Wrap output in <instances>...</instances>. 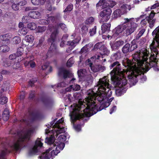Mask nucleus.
I'll return each instance as SVG.
<instances>
[{"mask_svg": "<svg viewBox=\"0 0 159 159\" xmlns=\"http://www.w3.org/2000/svg\"><path fill=\"white\" fill-rule=\"evenodd\" d=\"M136 40L134 39L131 42V46L130 47V51L134 50L137 47V45L136 44Z\"/></svg>", "mask_w": 159, "mask_h": 159, "instance_id": "f704fd0d", "label": "nucleus"}, {"mask_svg": "<svg viewBox=\"0 0 159 159\" xmlns=\"http://www.w3.org/2000/svg\"><path fill=\"white\" fill-rule=\"evenodd\" d=\"M10 151L7 150V149L5 148L2 150L1 152V154L0 155V159H2L3 158L4 156L8 153Z\"/></svg>", "mask_w": 159, "mask_h": 159, "instance_id": "58836bf2", "label": "nucleus"}, {"mask_svg": "<svg viewBox=\"0 0 159 159\" xmlns=\"http://www.w3.org/2000/svg\"><path fill=\"white\" fill-rule=\"evenodd\" d=\"M114 67L113 70L110 73L111 80L116 79L118 78L124 77L128 71L127 68L126 70L120 69V64L118 61H116L112 64L110 66L111 69Z\"/></svg>", "mask_w": 159, "mask_h": 159, "instance_id": "6e6552de", "label": "nucleus"}, {"mask_svg": "<svg viewBox=\"0 0 159 159\" xmlns=\"http://www.w3.org/2000/svg\"><path fill=\"white\" fill-rule=\"evenodd\" d=\"M43 144L41 142L40 139L38 138L35 142L34 146L31 150V153L34 154L38 152L39 148L42 147Z\"/></svg>", "mask_w": 159, "mask_h": 159, "instance_id": "2eb2a0df", "label": "nucleus"}, {"mask_svg": "<svg viewBox=\"0 0 159 159\" xmlns=\"http://www.w3.org/2000/svg\"><path fill=\"white\" fill-rule=\"evenodd\" d=\"M95 57H93L91 58L90 59H88L86 62V65H89L91 70L94 72H96L100 71H103L105 69L104 66H102L100 65L92 66V64L90 62L91 60H93V59Z\"/></svg>", "mask_w": 159, "mask_h": 159, "instance_id": "9b49d317", "label": "nucleus"}, {"mask_svg": "<svg viewBox=\"0 0 159 159\" xmlns=\"http://www.w3.org/2000/svg\"><path fill=\"white\" fill-rule=\"evenodd\" d=\"M34 131V128H31L25 133L20 135L18 134V136L19 138L18 140L10 147L13 150L18 151L20 148V142L29 140Z\"/></svg>", "mask_w": 159, "mask_h": 159, "instance_id": "0eeeda50", "label": "nucleus"}, {"mask_svg": "<svg viewBox=\"0 0 159 159\" xmlns=\"http://www.w3.org/2000/svg\"><path fill=\"white\" fill-rule=\"evenodd\" d=\"M148 22V18L147 17L146 19H144L141 21V24L142 25H145L147 24V22Z\"/></svg>", "mask_w": 159, "mask_h": 159, "instance_id": "69168bd1", "label": "nucleus"}, {"mask_svg": "<svg viewBox=\"0 0 159 159\" xmlns=\"http://www.w3.org/2000/svg\"><path fill=\"white\" fill-rule=\"evenodd\" d=\"M42 69L43 70H46L47 73L51 71L52 68L47 64H44L42 66Z\"/></svg>", "mask_w": 159, "mask_h": 159, "instance_id": "c85d7f7f", "label": "nucleus"}, {"mask_svg": "<svg viewBox=\"0 0 159 159\" xmlns=\"http://www.w3.org/2000/svg\"><path fill=\"white\" fill-rule=\"evenodd\" d=\"M0 49L3 52H8L9 50V48L7 45H4L0 47Z\"/></svg>", "mask_w": 159, "mask_h": 159, "instance_id": "37998d69", "label": "nucleus"}, {"mask_svg": "<svg viewBox=\"0 0 159 159\" xmlns=\"http://www.w3.org/2000/svg\"><path fill=\"white\" fill-rule=\"evenodd\" d=\"M21 61V60H19L17 61V62L15 63H12L10 60H8L5 61L4 62V66L5 67H7L9 66H11L13 68L17 69L20 67V64L19 62Z\"/></svg>", "mask_w": 159, "mask_h": 159, "instance_id": "dca6fc26", "label": "nucleus"}, {"mask_svg": "<svg viewBox=\"0 0 159 159\" xmlns=\"http://www.w3.org/2000/svg\"><path fill=\"white\" fill-rule=\"evenodd\" d=\"M75 82L71 84L70 86L66 88L65 90L66 92H70L72 90L77 91L80 89V85L77 84H74Z\"/></svg>", "mask_w": 159, "mask_h": 159, "instance_id": "a211bd4d", "label": "nucleus"}, {"mask_svg": "<svg viewBox=\"0 0 159 159\" xmlns=\"http://www.w3.org/2000/svg\"><path fill=\"white\" fill-rule=\"evenodd\" d=\"M145 30L144 29H143L141 30L139 33V34L137 35L136 36V39H139L142 35L143 34L144 32H145Z\"/></svg>", "mask_w": 159, "mask_h": 159, "instance_id": "864d4df0", "label": "nucleus"}, {"mask_svg": "<svg viewBox=\"0 0 159 159\" xmlns=\"http://www.w3.org/2000/svg\"><path fill=\"white\" fill-rule=\"evenodd\" d=\"M155 14V12L154 11L152 10L151 11L149 16L147 17L148 19H153V18Z\"/></svg>", "mask_w": 159, "mask_h": 159, "instance_id": "4d7b16f0", "label": "nucleus"}, {"mask_svg": "<svg viewBox=\"0 0 159 159\" xmlns=\"http://www.w3.org/2000/svg\"><path fill=\"white\" fill-rule=\"evenodd\" d=\"M28 15L32 18L38 19L40 17L41 13L40 12L36 11H30Z\"/></svg>", "mask_w": 159, "mask_h": 159, "instance_id": "6ab92c4d", "label": "nucleus"}, {"mask_svg": "<svg viewBox=\"0 0 159 159\" xmlns=\"http://www.w3.org/2000/svg\"><path fill=\"white\" fill-rule=\"evenodd\" d=\"M13 43L16 44H18L20 42V39L18 36H16L12 39Z\"/></svg>", "mask_w": 159, "mask_h": 159, "instance_id": "c03bdc74", "label": "nucleus"}, {"mask_svg": "<svg viewBox=\"0 0 159 159\" xmlns=\"http://www.w3.org/2000/svg\"><path fill=\"white\" fill-rule=\"evenodd\" d=\"M11 8L12 9L15 11H18L19 8V6L17 5V3L16 2V0L13 1L11 3Z\"/></svg>", "mask_w": 159, "mask_h": 159, "instance_id": "cd10ccee", "label": "nucleus"}, {"mask_svg": "<svg viewBox=\"0 0 159 159\" xmlns=\"http://www.w3.org/2000/svg\"><path fill=\"white\" fill-rule=\"evenodd\" d=\"M9 115L8 110L7 109H5L2 114V119L4 121H7L9 119Z\"/></svg>", "mask_w": 159, "mask_h": 159, "instance_id": "b1692460", "label": "nucleus"}, {"mask_svg": "<svg viewBox=\"0 0 159 159\" xmlns=\"http://www.w3.org/2000/svg\"><path fill=\"white\" fill-rule=\"evenodd\" d=\"M79 75L82 76V75H85L86 73V71L85 69H81L78 71Z\"/></svg>", "mask_w": 159, "mask_h": 159, "instance_id": "3c124183", "label": "nucleus"}, {"mask_svg": "<svg viewBox=\"0 0 159 159\" xmlns=\"http://www.w3.org/2000/svg\"><path fill=\"white\" fill-rule=\"evenodd\" d=\"M111 27L110 24H104L101 26V30L102 33H104L107 31H109Z\"/></svg>", "mask_w": 159, "mask_h": 159, "instance_id": "4be33fe9", "label": "nucleus"}, {"mask_svg": "<svg viewBox=\"0 0 159 159\" xmlns=\"http://www.w3.org/2000/svg\"><path fill=\"white\" fill-rule=\"evenodd\" d=\"M36 80H30L29 82V84L31 86H32V85L34 84V83L36 81Z\"/></svg>", "mask_w": 159, "mask_h": 159, "instance_id": "774afa93", "label": "nucleus"}, {"mask_svg": "<svg viewBox=\"0 0 159 159\" xmlns=\"http://www.w3.org/2000/svg\"><path fill=\"white\" fill-rule=\"evenodd\" d=\"M7 101V98L5 97H0V104H4Z\"/></svg>", "mask_w": 159, "mask_h": 159, "instance_id": "ea45409f", "label": "nucleus"}, {"mask_svg": "<svg viewBox=\"0 0 159 159\" xmlns=\"http://www.w3.org/2000/svg\"><path fill=\"white\" fill-rule=\"evenodd\" d=\"M152 35H155L154 39L150 46L151 51V56L149 59V52L147 49L143 48L141 51L136 52L132 55V61L127 59L123 61V64L127 67L128 78L133 85L137 81V77L141 74L143 71L146 72L150 68L157 66L159 58V27L156 28L152 33Z\"/></svg>", "mask_w": 159, "mask_h": 159, "instance_id": "f257e3e1", "label": "nucleus"}, {"mask_svg": "<svg viewBox=\"0 0 159 159\" xmlns=\"http://www.w3.org/2000/svg\"><path fill=\"white\" fill-rule=\"evenodd\" d=\"M82 30L84 33L86 32L88 30V28L86 26H84L82 28Z\"/></svg>", "mask_w": 159, "mask_h": 159, "instance_id": "680f3d73", "label": "nucleus"}, {"mask_svg": "<svg viewBox=\"0 0 159 159\" xmlns=\"http://www.w3.org/2000/svg\"><path fill=\"white\" fill-rule=\"evenodd\" d=\"M116 109V106L113 107L111 109L110 113L111 114L114 111H115Z\"/></svg>", "mask_w": 159, "mask_h": 159, "instance_id": "338daca9", "label": "nucleus"}, {"mask_svg": "<svg viewBox=\"0 0 159 159\" xmlns=\"http://www.w3.org/2000/svg\"><path fill=\"white\" fill-rule=\"evenodd\" d=\"M116 4V2L113 1H111L110 2V3L109 4V7H113Z\"/></svg>", "mask_w": 159, "mask_h": 159, "instance_id": "e2e57ef3", "label": "nucleus"}, {"mask_svg": "<svg viewBox=\"0 0 159 159\" xmlns=\"http://www.w3.org/2000/svg\"><path fill=\"white\" fill-rule=\"evenodd\" d=\"M12 37V35L11 34H6L1 35L0 37V39L3 41H9Z\"/></svg>", "mask_w": 159, "mask_h": 159, "instance_id": "5701e85b", "label": "nucleus"}, {"mask_svg": "<svg viewBox=\"0 0 159 159\" xmlns=\"http://www.w3.org/2000/svg\"><path fill=\"white\" fill-rule=\"evenodd\" d=\"M19 32L21 34L23 35H25L28 33V30L26 27H25L21 28Z\"/></svg>", "mask_w": 159, "mask_h": 159, "instance_id": "4c0bfd02", "label": "nucleus"}, {"mask_svg": "<svg viewBox=\"0 0 159 159\" xmlns=\"http://www.w3.org/2000/svg\"><path fill=\"white\" fill-rule=\"evenodd\" d=\"M130 50V44H126L122 48V51L124 53H127Z\"/></svg>", "mask_w": 159, "mask_h": 159, "instance_id": "2f4dec72", "label": "nucleus"}, {"mask_svg": "<svg viewBox=\"0 0 159 159\" xmlns=\"http://www.w3.org/2000/svg\"><path fill=\"white\" fill-rule=\"evenodd\" d=\"M74 61L73 57L70 58L68 61L67 62V66L70 67L74 63Z\"/></svg>", "mask_w": 159, "mask_h": 159, "instance_id": "a19ab883", "label": "nucleus"}, {"mask_svg": "<svg viewBox=\"0 0 159 159\" xmlns=\"http://www.w3.org/2000/svg\"><path fill=\"white\" fill-rule=\"evenodd\" d=\"M89 96V98L85 100L86 107L83 109V111L81 113L78 120L85 116L93 115L96 113L98 110H100V109H98V106L97 104H96L95 102V101H96V98L97 97L95 91L93 90Z\"/></svg>", "mask_w": 159, "mask_h": 159, "instance_id": "423d86ee", "label": "nucleus"}, {"mask_svg": "<svg viewBox=\"0 0 159 159\" xmlns=\"http://www.w3.org/2000/svg\"><path fill=\"white\" fill-rule=\"evenodd\" d=\"M64 119L62 118L55 124L52 128V130L51 128L46 129V134L49 133L53 134L51 135L50 138H46L45 142L50 144V147L39 157L40 159H53L54 156L57 155L64 148L65 145L64 142L66 139V136L64 134L59 136L55 143H53L55 141V136L57 137L59 134L66 131V128L61 125L64 123Z\"/></svg>", "mask_w": 159, "mask_h": 159, "instance_id": "f03ea898", "label": "nucleus"}, {"mask_svg": "<svg viewBox=\"0 0 159 159\" xmlns=\"http://www.w3.org/2000/svg\"><path fill=\"white\" fill-rule=\"evenodd\" d=\"M44 41L43 38H42L39 40V43L38 44L37 46L38 47H41L42 45L43 42Z\"/></svg>", "mask_w": 159, "mask_h": 159, "instance_id": "13d9d810", "label": "nucleus"}, {"mask_svg": "<svg viewBox=\"0 0 159 159\" xmlns=\"http://www.w3.org/2000/svg\"><path fill=\"white\" fill-rule=\"evenodd\" d=\"M122 14H123L122 13V11L120 9H118L114 12L113 17V18H116L120 17Z\"/></svg>", "mask_w": 159, "mask_h": 159, "instance_id": "393cba45", "label": "nucleus"}, {"mask_svg": "<svg viewBox=\"0 0 159 159\" xmlns=\"http://www.w3.org/2000/svg\"><path fill=\"white\" fill-rule=\"evenodd\" d=\"M67 97L68 99L70 102H71L72 101H74L73 98L72 97V96L70 94H68L67 95Z\"/></svg>", "mask_w": 159, "mask_h": 159, "instance_id": "bf43d9fd", "label": "nucleus"}, {"mask_svg": "<svg viewBox=\"0 0 159 159\" xmlns=\"http://www.w3.org/2000/svg\"><path fill=\"white\" fill-rule=\"evenodd\" d=\"M77 43L76 41L75 40L72 41H70L67 42V44L70 46L72 48H74L76 45Z\"/></svg>", "mask_w": 159, "mask_h": 159, "instance_id": "79ce46f5", "label": "nucleus"}, {"mask_svg": "<svg viewBox=\"0 0 159 159\" xmlns=\"http://www.w3.org/2000/svg\"><path fill=\"white\" fill-rule=\"evenodd\" d=\"M18 6H23L27 4V1L25 0H16Z\"/></svg>", "mask_w": 159, "mask_h": 159, "instance_id": "e433bc0d", "label": "nucleus"}, {"mask_svg": "<svg viewBox=\"0 0 159 159\" xmlns=\"http://www.w3.org/2000/svg\"><path fill=\"white\" fill-rule=\"evenodd\" d=\"M155 20L154 19H148V22L149 24V27L150 28H152L154 25Z\"/></svg>", "mask_w": 159, "mask_h": 159, "instance_id": "09e8293b", "label": "nucleus"}, {"mask_svg": "<svg viewBox=\"0 0 159 159\" xmlns=\"http://www.w3.org/2000/svg\"><path fill=\"white\" fill-rule=\"evenodd\" d=\"M111 12V9L109 8H107L100 12V16L102 17V20L103 21L106 22L110 18V16Z\"/></svg>", "mask_w": 159, "mask_h": 159, "instance_id": "f8f14e48", "label": "nucleus"}, {"mask_svg": "<svg viewBox=\"0 0 159 159\" xmlns=\"http://www.w3.org/2000/svg\"><path fill=\"white\" fill-rule=\"evenodd\" d=\"M73 6L72 4L68 5L64 11V12L70 11L73 9Z\"/></svg>", "mask_w": 159, "mask_h": 159, "instance_id": "8fccbe9b", "label": "nucleus"}, {"mask_svg": "<svg viewBox=\"0 0 159 159\" xmlns=\"http://www.w3.org/2000/svg\"><path fill=\"white\" fill-rule=\"evenodd\" d=\"M25 39L29 43H32L34 39V37L32 35H27L25 37Z\"/></svg>", "mask_w": 159, "mask_h": 159, "instance_id": "c756f323", "label": "nucleus"}, {"mask_svg": "<svg viewBox=\"0 0 159 159\" xmlns=\"http://www.w3.org/2000/svg\"><path fill=\"white\" fill-rule=\"evenodd\" d=\"M151 9H155V11L158 14L159 16V3H157L153 5L151 7Z\"/></svg>", "mask_w": 159, "mask_h": 159, "instance_id": "473e14b6", "label": "nucleus"}, {"mask_svg": "<svg viewBox=\"0 0 159 159\" xmlns=\"http://www.w3.org/2000/svg\"><path fill=\"white\" fill-rule=\"evenodd\" d=\"M46 29V26H38L37 28L36 31L37 33H42L44 32Z\"/></svg>", "mask_w": 159, "mask_h": 159, "instance_id": "c9c22d12", "label": "nucleus"}, {"mask_svg": "<svg viewBox=\"0 0 159 159\" xmlns=\"http://www.w3.org/2000/svg\"><path fill=\"white\" fill-rule=\"evenodd\" d=\"M91 47V44H88L84 47L80 51V53L82 55H84V56H85L86 55V52L90 49Z\"/></svg>", "mask_w": 159, "mask_h": 159, "instance_id": "412c9836", "label": "nucleus"}, {"mask_svg": "<svg viewBox=\"0 0 159 159\" xmlns=\"http://www.w3.org/2000/svg\"><path fill=\"white\" fill-rule=\"evenodd\" d=\"M28 28L31 30H35L37 28L36 24L34 22L30 23L27 25Z\"/></svg>", "mask_w": 159, "mask_h": 159, "instance_id": "7c9ffc66", "label": "nucleus"}, {"mask_svg": "<svg viewBox=\"0 0 159 159\" xmlns=\"http://www.w3.org/2000/svg\"><path fill=\"white\" fill-rule=\"evenodd\" d=\"M108 76H105L99 80L97 86H95L93 90L95 91L96 96H98L97 100L102 102L100 110L108 107L112 101L108 100V98L112 94V91L109 89Z\"/></svg>", "mask_w": 159, "mask_h": 159, "instance_id": "7ed1b4c3", "label": "nucleus"}, {"mask_svg": "<svg viewBox=\"0 0 159 159\" xmlns=\"http://www.w3.org/2000/svg\"><path fill=\"white\" fill-rule=\"evenodd\" d=\"M23 51V48H19L17 50V52L16 53L17 56L18 57L21 55Z\"/></svg>", "mask_w": 159, "mask_h": 159, "instance_id": "a18cd8bd", "label": "nucleus"}, {"mask_svg": "<svg viewBox=\"0 0 159 159\" xmlns=\"http://www.w3.org/2000/svg\"><path fill=\"white\" fill-rule=\"evenodd\" d=\"M114 43H115L116 45L118 48L123 44L124 42L122 41H116Z\"/></svg>", "mask_w": 159, "mask_h": 159, "instance_id": "5fc2aeb1", "label": "nucleus"}, {"mask_svg": "<svg viewBox=\"0 0 159 159\" xmlns=\"http://www.w3.org/2000/svg\"><path fill=\"white\" fill-rule=\"evenodd\" d=\"M111 48L112 50H114L117 49L118 47L116 45L115 43H114L113 44H111Z\"/></svg>", "mask_w": 159, "mask_h": 159, "instance_id": "052dcab7", "label": "nucleus"}, {"mask_svg": "<svg viewBox=\"0 0 159 159\" xmlns=\"http://www.w3.org/2000/svg\"><path fill=\"white\" fill-rule=\"evenodd\" d=\"M134 18H124L122 24L118 25L113 31L112 37H116L124 31V33L126 35L132 33L136 29L138 25L134 22Z\"/></svg>", "mask_w": 159, "mask_h": 159, "instance_id": "20e7f679", "label": "nucleus"}, {"mask_svg": "<svg viewBox=\"0 0 159 159\" xmlns=\"http://www.w3.org/2000/svg\"><path fill=\"white\" fill-rule=\"evenodd\" d=\"M34 59V58L32 56L25 58L23 61L25 66L28 67L30 66L32 68L35 67V63L33 61Z\"/></svg>", "mask_w": 159, "mask_h": 159, "instance_id": "4468645a", "label": "nucleus"}, {"mask_svg": "<svg viewBox=\"0 0 159 159\" xmlns=\"http://www.w3.org/2000/svg\"><path fill=\"white\" fill-rule=\"evenodd\" d=\"M100 50V54H98L94 57L96 59L99 60L100 61H102L101 59L103 60V55H108L109 54L110 52V51L104 46H102L101 47Z\"/></svg>", "mask_w": 159, "mask_h": 159, "instance_id": "ddd939ff", "label": "nucleus"}, {"mask_svg": "<svg viewBox=\"0 0 159 159\" xmlns=\"http://www.w3.org/2000/svg\"><path fill=\"white\" fill-rule=\"evenodd\" d=\"M29 17L27 16H23L22 21L23 23H27L29 21Z\"/></svg>", "mask_w": 159, "mask_h": 159, "instance_id": "603ef678", "label": "nucleus"}, {"mask_svg": "<svg viewBox=\"0 0 159 159\" xmlns=\"http://www.w3.org/2000/svg\"><path fill=\"white\" fill-rule=\"evenodd\" d=\"M18 57L16 54H11L9 56L8 60L11 61L12 63H16L17 62H16V60Z\"/></svg>", "mask_w": 159, "mask_h": 159, "instance_id": "bb28decb", "label": "nucleus"}, {"mask_svg": "<svg viewBox=\"0 0 159 159\" xmlns=\"http://www.w3.org/2000/svg\"><path fill=\"white\" fill-rule=\"evenodd\" d=\"M59 26L63 30H66V25L63 23L60 24H59Z\"/></svg>", "mask_w": 159, "mask_h": 159, "instance_id": "0e129e2a", "label": "nucleus"}, {"mask_svg": "<svg viewBox=\"0 0 159 159\" xmlns=\"http://www.w3.org/2000/svg\"><path fill=\"white\" fill-rule=\"evenodd\" d=\"M118 78L111 80L113 81H116L118 87L116 88V93L117 96H120L125 92V90H124L123 86L127 84V81L124 77Z\"/></svg>", "mask_w": 159, "mask_h": 159, "instance_id": "9d476101", "label": "nucleus"}, {"mask_svg": "<svg viewBox=\"0 0 159 159\" xmlns=\"http://www.w3.org/2000/svg\"><path fill=\"white\" fill-rule=\"evenodd\" d=\"M96 26H94V28L91 30L89 33L91 36H93L94 35L96 32Z\"/></svg>", "mask_w": 159, "mask_h": 159, "instance_id": "6e6d98bb", "label": "nucleus"}, {"mask_svg": "<svg viewBox=\"0 0 159 159\" xmlns=\"http://www.w3.org/2000/svg\"><path fill=\"white\" fill-rule=\"evenodd\" d=\"M106 0H100L96 5L97 7L102 6V8H104L105 7L106 5Z\"/></svg>", "mask_w": 159, "mask_h": 159, "instance_id": "72a5a7b5", "label": "nucleus"}, {"mask_svg": "<svg viewBox=\"0 0 159 159\" xmlns=\"http://www.w3.org/2000/svg\"><path fill=\"white\" fill-rule=\"evenodd\" d=\"M94 21V19L92 17H90L88 18L85 21V23L86 24H90L93 22Z\"/></svg>", "mask_w": 159, "mask_h": 159, "instance_id": "de8ad7c7", "label": "nucleus"}, {"mask_svg": "<svg viewBox=\"0 0 159 159\" xmlns=\"http://www.w3.org/2000/svg\"><path fill=\"white\" fill-rule=\"evenodd\" d=\"M44 2V0H31L32 4L35 6L43 5Z\"/></svg>", "mask_w": 159, "mask_h": 159, "instance_id": "a878e982", "label": "nucleus"}, {"mask_svg": "<svg viewBox=\"0 0 159 159\" xmlns=\"http://www.w3.org/2000/svg\"><path fill=\"white\" fill-rule=\"evenodd\" d=\"M47 19V20L45 19L40 20L39 22L41 24H48L51 22H53L55 20V18L54 17L50 16L48 17Z\"/></svg>", "mask_w": 159, "mask_h": 159, "instance_id": "aec40b11", "label": "nucleus"}, {"mask_svg": "<svg viewBox=\"0 0 159 159\" xmlns=\"http://www.w3.org/2000/svg\"><path fill=\"white\" fill-rule=\"evenodd\" d=\"M93 91V89L90 92H88V97L85 98L83 102L79 99L78 98L79 96L80 95L79 93H75L74 94V101L78 100H79V101L78 104H74L70 106V119L74 121L79 119L81 115V113L83 111V109H84L86 107V102L85 100L89 98H89V94H91Z\"/></svg>", "mask_w": 159, "mask_h": 159, "instance_id": "39448f33", "label": "nucleus"}, {"mask_svg": "<svg viewBox=\"0 0 159 159\" xmlns=\"http://www.w3.org/2000/svg\"><path fill=\"white\" fill-rule=\"evenodd\" d=\"M122 11V13L124 14L127 12V6L126 4L123 5L121 7L120 9Z\"/></svg>", "mask_w": 159, "mask_h": 159, "instance_id": "49530a36", "label": "nucleus"}, {"mask_svg": "<svg viewBox=\"0 0 159 159\" xmlns=\"http://www.w3.org/2000/svg\"><path fill=\"white\" fill-rule=\"evenodd\" d=\"M58 75L59 76H62L64 80L58 84V86L60 87H65L69 84H71L75 82L76 79L74 78H72L71 79L69 80V82L66 81V79L71 78L73 77V74L69 71L64 69H60L58 71Z\"/></svg>", "mask_w": 159, "mask_h": 159, "instance_id": "1a4fd4ad", "label": "nucleus"}, {"mask_svg": "<svg viewBox=\"0 0 159 159\" xmlns=\"http://www.w3.org/2000/svg\"><path fill=\"white\" fill-rule=\"evenodd\" d=\"M51 31H52V34L49 40L51 43H52L55 40L57 35L58 34V32L57 28L54 27L51 28Z\"/></svg>", "mask_w": 159, "mask_h": 159, "instance_id": "f3484780", "label": "nucleus"}]
</instances>
